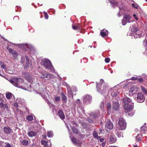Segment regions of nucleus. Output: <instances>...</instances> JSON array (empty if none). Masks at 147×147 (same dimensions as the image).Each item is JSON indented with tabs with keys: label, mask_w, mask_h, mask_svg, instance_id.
<instances>
[{
	"label": "nucleus",
	"mask_w": 147,
	"mask_h": 147,
	"mask_svg": "<svg viewBox=\"0 0 147 147\" xmlns=\"http://www.w3.org/2000/svg\"><path fill=\"white\" fill-rule=\"evenodd\" d=\"M138 79V77H132L131 78V80H137Z\"/></svg>",
	"instance_id": "603ef678"
},
{
	"label": "nucleus",
	"mask_w": 147,
	"mask_h": 147,
	"mask_svg": "<svg viewBox=\"0 0 147 147\" xmlns=\"http://www.w3.org/2000/svg\"><path fill=\"white\" fill-rule=\"evenodd\" d=\"M137 80L139 82H142L143 80V79L142 78H138Z\"/></svg>",
	"instance_id": "bf43d9fd"
},
{
	"label": "nucleus",
	"mask_w": 147,
	"mask_h": 147,
	"mask_svg": "<svg viewBox=\"0 0 147 147\" xmlns=\"http://www.w3.org/2000/svg\"><path fill=\"white\" fill-rule=\"evenodd\" d=\"M3 95L1 94H0V101H3V99L2 98Z\"/></svg>",
	"instance_id": "052dcab7"
},
{
	"label": "nucleus",
	"mask_w": 147,
	"mask_h": 147,
	"mask_svg": "<svg viewBox=\"0 0 147 147\" xmlns=\"http://www.w3.org/2000/svg\"><path fill=\"white\" fill-rule=\"evenodd\" d=\"M118 94V92H112L111 94V95L113 97H115L116 96L117 94Z\"/></svg>",
	"instance_id": "37998d69"
},
{
	"label": "nucleus",
	"mask_w": 147,
	"mask_h": 147,
	"mask_svg": "<svg viewBox=\"0 0 147 147\" xmlns=\"http://www.w3.org/2000/svg\"><path fill=\"white\" fill-rule=\"evenodd\" d=\"M112 4L115 5L117 6L118 5V3L115 2V0H108Z\"/></svg>",
	"instance_id": "2f4dec72"
},
{
	"label": "nucleus",
	"mask_w": 147,
	"mask_h": 147,
	"mask_svg": "<svg viewBox=\"0 0 147 147\" xmlns=\"http://www.w3.org/2000/svg\"><path fill=\"white\" fill-rule=\"evenodd\" d=\"M3 130L7 134L10 133L12 129L9 127L6 126L4 127Z\"/></svg>",
	"instance_id": "ddd939ff"
},
{
	"label": "nucleus",
	"mask_w": 147,
	"mask_h": 147,
	"mask_svg": "<svg viewBox=\"0 0 147 147\" xmlns=\"http://www.w3.org/2000/svg\"><path fill=\"white\" fill-rule=\"evenodd\" d=\"M131 17L130 14H125L122 20V24L123 25H125L127 22L130 23L134 22V20H131Z\"/></svg>",
	"instance_id": "423d86ee"
},
{
	"label": "nucleus",
	"mask_w": 147,
	"mask_h": 147,
	"mask_svg": "<svg viewBox=\"0 0 147 147\" xmlns=\"http://www.w3.org/2000/svg\"><path fill=\"white\" fill-rule=\"evenodd\" d=\"M134 113H132L131 115H130V113H128V114L129 115L131 116H132L134 115Z\"/></svg>",
	"instance_id": "774afa93"
},
{
	"label": "nucleus",
	"mask_w": 147,
	"mask_h": 147,
	"mask_svg": "<svg viewBox=\"0 0 147 147\" xmlns=\"http://www.w3.org/2000/svg\"><path fill=\"white\" fill-rule=\"evenodd\" d=\"M137 88L135 86L131 87L129 89V92L130 94L133 95L134 92H136V89Z\"/></svg>",
	"instance_id": "2eb2a0df"
},
{
	"label": "nucleus",
	"mask_w": 147,
	"mask_h": 147,
	"mask_svg": "<svg viewBox=\"0 0 147 147\" xmlns=\"http://www.w3.org/2000/svg\"><path fill=\"white\" fill-rule=\"evenodd\" d=\"M147 129V128L146 127H144V126H142L141 127V130L142 131L143 130L144 131H146Z\"/></svg>",
	"instance_id": "de8ad7c7"
},
{
	"label": "nucleus",
	"mask_w": 147,
	"mask_h": 147,
	"mask_svg": "<svg viewBox=\"0 0 147 147\" xmlns=\"http://www.w3.org/2000/svg\"><path fill=\"white\" fill-rule=\"evenodd\" d=\"M132 7L135 8L136 9H137L138 7V6L136 4L132 3L131 5Z\"/></svg>",
	"instance_id": "79ce46f5"
},
{
	"label": "nucleus",
	"mask_w": 147,
	"mask_h": 147,
	"mask_svg": "<svg viewBox=\"0 0 147 147\" xmlns=\"http://www.w3.org/2000/svg\"><path fill=\"white\" fill-rule=\"evenodd\" d=\"M104 140V139H103L102 138L100 139V142H102Z\"/></svg>",
	"instance_id": "338daca9"
},
{
	"label": "nucleus",
	"mask_w": 147,
	"mask_h": 147,
	"mask_svg": "<svg viewBox=\"0 0 147 147\" xmlns=\"http://www.w3.org/2000/svg\"><path fill=\"white\" fill-rule=\"evenodd\" d=\"M0 65H1V67L4 69H6V67L5 66V65L2 62L0 63Z\"/></svg>",
	"instance_id": "58836bf2"
},
{
	"label": "nucleus",
	"mask_w": 147,
	"mask_h": 147,
	"mask_svg": "<svg viewBox=\"0 0 147 147\" xmlns=\"http://www.w3.org/2000/svg\"><path fill=\"white\" fill-rule=\"evenodd\" d=\"M26 67H31L32 66V62L31 61L29 60L28 57L27 56H26Z\"/></svg>",
	"instance_id": "f8f14e48"
},
{
	"label": "nucleus",
	"mask_w": 147,
	"mask_h": 147,
	"mask_svg": "<svg viewBox=\"0 0 147 147\" xmlns=\"http://www.w3.org/2000/svg\"><path fill=\"white\" fill-rule=\"evenodd\" d=\"M41 74L42 76H41V78L43 79L53 78L54 77V76L49 74H45L43 73H42Z\"/></svg>",
	"instance_id": "9d476101"
},
{
	"label": "nucleus",
	"mask_w": 147,
	"mask_h": 147,
	"mask_svg": "<svg viewBox=\"0 0 147 147\" xmlns=\"http://www.w3.org/2000/svg\"><path fill=\"white\" fill-rule=\"evenodd\" d=\"M71 139L72 142L76 145H79L81 143V142L79 140H76L74 137L71 138Z\"/></svg>",
	"instance_id": "a211bd4d"
},
{
	"label": "nucleus",
	"mask_w": 147,
	"mask_h": 147,
	"mask_svg": "<svg viewBox=\"0 0 147 147\" xmlns=\"http://www.w3.org/2000/svg\"><path fill=\"white\" fill-rule=\"evenodd\" d=\"M26 119L28 121H32L33 119V117L32 115H30L27 117Z\"/></svg>",
	"instance_id": "4c0bfd02"
},
{
	"label": "nucleus",
	"mask_w": 147,
	"mask_h": 147,
	"mask_svg": "<svg viewBox=\"0 0 147 147\" xmlns=\"http://www.w3.org/2000/svg\"><path fill=\"white\" fill-rule=\"evenodd\" d=\"M143 45L145 47H147V40H144Z\"/></svg>",
	"instance_id": "c03bdc74"
},
{
	"label": "nucleus",
	"mask_w": 147,
	"mask_h": 147,
	"mask_svg": "<svg viewBox=\"0 0 147 147\" xmlns=\"http://www.w3.org/2000/svg\"><path fill=\"white\" fill-rule=\"evenodd\" d=\"M123 100L124 103L123 107L126 112H129L133 108V103L131 100L126 96L123 98Z\"/></svg>",
	"instance_id": "f257e3e1"
},
{
	"label": "nucleus",
	"mask_w": 147,
	"mask_h": 147,
	"mask_svg": "<svg viewBox=\"0 0 147 147\" xmlns=\"http://www.w3.org/2000/svg\"><path fill=\"white\" fill-rule=\"evenodd\" d=\"M53 134L52 131H50L48 132L47 136L49 137H51L53 136Z\"/></svg>",
	"instance_id": "72a5a7b5"
},
{
	"label": "nucleus",
	"mask_w": 147,
	"mask_h": 147,
	"mask_svg": "<svg viewBox=\"0 0 147 147\" xmlns=\"http://www.w3.org/2000/svg\"><path fill=\"white\" fill-rule=\"evenodd\" d=\"M71 127L73 130V132L74 133L76 134H77L78 133V131L76 128L74 127V126H71Z\"/></svg>",
	"instance_id": "c756f323"
},
{
	"label": "nucleus",
	"mask_w": 147,
	"mask_h": 147,
	"mask_svg": "<svg viewBox=\"0 0 147 147\" xmlns=\"http://www.w3.org/2000/svg\"><path fill=\"white\" fill-rule=\"evenodd\" d=\"M68 95L69 97L71 96L72 98H73V95L71 92L68 93Z\"/></svg>",
	"instance_id": "6e6d98bb"
},
{
	"label": "nucleus",
	"mask_w": 147,
	"mask_h": 147,
	"mask_svg": "<svg viewBox=\"0 0 147 147\" xmlns=\"http://www.w3.org/2000/svg\"><path fill=\"white\" fill-rule=\"evenodd\" d=\"M133 17L136 20H138V18L136 14H133Z\"/></svg>",
	"instance_id": "a18cd8bd"
},
{
	"label": "nucleus",
	"mask_w": 147,
	"mask_h": 147,
	"mask_svg": "<svg viewBox=\"0 0 147 147\" xmlns=\"http://www.w3.org/2000/svg\"><path fill=\"white\" fill-rule=\"evenodd\" d=\"M7 107V106L6 104H3L2 102L0 103V108H6Z\"/></svg>",
	"instance_id": "c9c22d12"
},
{
	"label": "nucleus",
	"mask_w": 147,
	"mask_h": 147,
	"mask_svg": "<svg viewBox=\"0 0 147 147\" xmlns=\"http://www.w3.org/2000/svg\"><path fill=\"white\" fill-rule=\"evenodd\" d=\"M20 144L23 145L27 146L29 144V140L28 138H25L24 137L23 138L20 137Z\"/></svg>",
	"instance_id": "1a4fd4ad"
},
{
	"label": "nucleus",
	"mask_w": 147,
	"mask_h": 147,
	"mask_svg": "<svg viewBox=\"0 0 147 147\" xmlns=\"http://www.w3.org/2000/svg\"><path fill=\"white\" fill-rule=\"evenodd\" d=\"M138 136H139V135H138L137 136H136V140L137 141H139L140 140H141L140 138H138Z\"/></svg>",
	"instance_id": "13d9d810"
},
{
	"label": "nucleus",
	"mask_w": 147,
	"mask_h": 147,
	"mask_svg": "<svg viewBox=\"0 0 147 147\" xmlns=\"http://www.w3.org/2000/svg\"><path fill=\"white\" fill-rule=\"evenodd\" d=\"M49 142L47 141H45L44 140H42L41 141V144L44 145V146H47L49 145Z\"/></svg>",
	"instance_id": "c85d7f7f"
},
{
	"label": "nucleus",
	"mask_w": 147,
	"mask_h": 147,
	"mask_svg": "<svg viewBox=\"0 0 147 147\" xmlns=\"http://www.w3.org/2000/svg\"><path fill=\"white\" fill-rule=\"evenodd\" d=\"M47 136L45 135L43 136V138L44 140H46Z\"/></svg>",
	"instance_id": "0e129e2a"
},
{
	"label": "nucleus",
	"mask_w": 147,
	"mask_h": 147,
	"mask_svg": "<svg viewBox=\"0 0 147 147\" xmlns=\"http://www.w3.org/2000/svg\"><path fill=\"white\" fill-rule=\"evenodd\" d=\"M55 100L57 101H58L60 100V98L59 97V96H56L55 97Z\"/></svg>",
	"instance_id": "5fc2aeb1"
},
{
	"label": "nucleus",
	"mask_w": 147,
	"mask_h": 147,
	"mask_svg": "<svg viewBox=\"0 0 147 147\" xmlns=\"http://www.w3.org/2000/svg\"><path fill=\"white\" fill-rule=\"evenodd\" d=\"M100 34L102 37H104L108 35V32L107 30H103L100 32Z\"/></svg>",
	"instance_id": "5701e85b"
},
{
	"label": "nucleus",
	"mask_w": 147,
	"mask_h": 147,
	"mask_svg": "<svg viewBox=\"0 0 147 147\" xmlns=\"http://www.w3.org/2000/svg\"><path fill=\"white\" fill-rule=\"evenodd\" d=\"M71 123L74 126V125H76V123L75 121H73L71 122Z\"/></svg>",
	"instance_id": "4d7b16f0"
},
{
	"label": "nucleus",
	"mask_w": 147,
	"mask_h": 147,
	"mask_svg": "<svg viewBox=\"0 0 147 147\" xmlns=\"http://www.w3.org/2000/svg\"><path fill=\"white\" fill-rule=\"evenodd\" d=\"M6 98L8 99H10L14 98L13 95L10 92H7L6 94Z\"/></svg>",
	"instance_id": "4be33fe9"
},
{
	"label": "nucleus",
	"mask_w": 147,
	"mask_h": 147,
	"mask_svg": "<svg viewBox=\"0 0 147 147\" xmlns=\"http://www.w3.org/2000/svg\"><path fill=\"white\" fill-rule=\"evenodd\" d=\"M41 64L47 69H50L51 71H54V68L52 65L51 61L48 59H45L42 60Z\"/></svg>",
	"instance_id": "7ed1b4c3"
},
{
	"label": "nucleus",
	"mask_w": 147,
	"mask_h": 147,
	"mask_svg": "<svg viewBox=\"0 0 147 147\" xmlns=\"http://www.w3.org/2000/svg\"><path fill=\"white\" fill-rule=\"evenodd\" d=\"M145 100V97L141 92H138L137 94L136 100L138 102H142Z\"/></svg>",
	"instance_id": "0eeeda50"
},
{
	"label": "nucleus",
	"mask_w": 147,
	"mask_h": 147,
	"mask_svg": "<svg viewBox=\"0 0 147 147\" xmlns=\"http://www.w3.org/2000/svg\"><path fill=\"white\" fill-rule=\"evenodd\" d=\"M87 120L89 122L92 123L93 122V120L91 119L90 118H88L87 119Z\"/></svg>",
	"instance_id": "3c124183"
},
{
	"label": "nucleus",
	"mask_w": 147,
	"mask_h": 147,
	"mask_svg": "<svg viewBox=\"0 0 147 147\" xmlns=\"http://www.w3.org/2000/svg\"><path fill=\"white\" fill-rule=\"evenodd\" d=\"M6 145L4 147H11L10 144L8 143H5Z\"/></svg>",
	"instance_id": "09e8293b"
},
{
	"label": "nucleus",
	"mask_w": 147,
	"mask_h": 147,
	"mask_svg": "<svg viewBox=\"0 0 147 147\" xmlns=\"http://www.w3.org/2000/svg\"><path fill=\"white\" fill-rule=\"evenodd\" d=\"M51 144H50V145L47 146H44L43 147H51Z\"/></svg>",
	"instance_id": "69168bd1"
},
{
	"label": "nucleus",
	"mask_w": 147,
	"mask_h": 147,
	"mask_svg": "<svg viewBox=\"0 0 147 147\" xmlns=\"http://www.w3.org/2000/svg\"><path fill=\"white\" fill-rule=\"evenodd\" d=\"M104 82V80L102 79H101L100 80V83L99 84H98L97 83L96 88L98 91H100V90L101 89L100 87L101 86V84H102Z\"/></svg>",
	"instance_id": "f3484780"
},
{
	"label": "nucleus",
	"mask_w": 147,
	"mask_h": 147,
	"mask_svg": "<svg viewBox=\"0 0 147 147\" xmlns=\"http://www.w3.org/2000/svg\"><path fill=\"white\" fill-rule=\"evenodd\" d=\"M62 95V99L64 102H67V98L66 96L63 93Z\"/></svg>",
	"instance_id": "473e14b6"
},
{
	"label": "nucleus",
	"mask_w": 147,
	"mask_h": 147,
	"mask_svg": "<svg viewBox=\"0 0 147 147\" xmlns=\"http://www.w3.org/2000/svg\"><path fill=\"white\" fill-rule=\"evenodd\" d=\"M21 46L23 49L25 50H28V49H30L31 47V46L28 45L27 44H22L21 45Z\"/></svg>",
	"instance_id": "aec40b11"
},
{
	"label": "nucleus",
	"mask_w": 147,
	"mask_h": 147,
	"mask_svg": "<svg viewBox=\"0 0 147 147\" xmlns=\"http://www.w3.org/2000/svg\"><path fill=\"white\" fill-rule=\"evenodd\" d=\"M9 81L13 85L18 87H20V84L23 82L22 79L20 78H13Z\"/></svg>",
	"instance_id": "20e7f679"
},
{
	"label": "nucleus",
	"mask_w": 147,
	"mask_h": 147,
	"mask_svg": "<svg viewBox=\"0 0 147 147\" xmlns=\"http://www.w3.org/2000/svg\"><path fill=\"white\" fill-rule=\"evenodd\" d=\"M120 11L118 13V16L120 17L122 15V13L123 11L124 7L123 6L121 7H119Z\"/></svg>",
	"instance_id": "a878e982"
},
{
	"label": "nucleus",
	"mask_w": 147,
	"mask_h": 147,
	"mask_svg": "<svg viewBox=\"0 0 147 147\" xmlns=\"http://www.w3.org/2000/svg\"><path fill=\"white\" fill-rule=\"evenodd\" d=\"M113 108L115 110H118L119 108V104L118 101L115 102H113Z\"/></svg>",
	"instance_id": "4468645a"
},
{
	"label": "nucleus",
	"mask_w": 147,
	"mask_h": 147,
	"mask_svg": "<svg viewBox=\"0 0 147 147\" xmlns=\"http://www.w3.org/2000/svg\"><path fill=\"white\" fill-rule=\"evenodd\" d=\"M13 105L14 107H17L18 106V104L17 103H15Z\"/></svg>",
	"instance_id": "680f3d73"
},
{
	"label": "nucleus",
	"mask_w": 147,
	"mask_h": 147,
	"mask_svg": "<svg viewBox=\"0 0 147 147\" xmlns=\"http://www.w3.org/2000/svg\"><path fill=\"white\" fill-rule=\"evenodd\" d=\"M107 108L108 109L107 113L109 115L111 112V104L110 102L108 103L107 105Z\"/></svg>",
	"instance_id": "412c9836"
},
{
	"label": "nucleus",
	"mask_w": 147,
	"mask_h": 147,
	"mask_svg": "<svg viewBox=\"0 0 147 147\" xmlns=\"http://www.w3.org/2000/svg\"><path fill=\"white\" fill-rule=\"evenodd\" d=\"M117 140L115 136H111L109 138V142L110 144H112L115 143Z\"/></svg>",
	"instance_id": "dca6fc26"
},
{
	"label": "nucleus",
	"mask_w": 147,
	"mask_h": 147,
	"mask_svg": "<svg viewBox=\"0 0 147 147\" xmlns=\"http://www.w3.org/2000/svg\"><path fill=\"white\" fill-rule=\"evenodd\" d=\"M100 115V114L98 113V114L96 113H92V114H91L90 116L92 117L93 119H95L96 118L98 115Z\"/></svg>",
	"instance_id": "bb28decb"
},
{
	"label": "nucleus",
	"mask_w": 147,
	"mask_h": 147,
	"mask_svg": "<svg viewBox=\"0 0 147 147\" xmlns=\"http://www.w3.org/2000/svg\"><path fill=\"white\" fill-rule=\"evenodd\" d=\"M141 89L142 90V91L146 95H147V90L144 87H143V86H141L140 87Z\"/></svg>",
	"instance_id": "7c9ffc66"
},
{
	"label": "nucleus",
	"mask_w": 147,
	"mask_h": 147,
	"mask_svg": "<svg viewBox=\"0 0 147 147\" xmlns=\"http://www.w3.org/2000/svg\"><path fill=\"white\" fill-rule=\"evenodd\" d=\"M26 59V56L25 57H22L21 58V63H23L24 62H25V60Z\"/></svg>",
	"instance_id": "a19ab883"
},
{
	"label": "nucleus",
	"mask_w": 147,
	"mask_h": 147,
	"mask_svg": "<svg viewBox=\"0 0 147 147\" xmlns=\"http://www.w3.org/2000/svg\"><path fill=\"white\" fill-rule=\"evenodd\" d=\"M119 129H118L117 128H116L115 129L116 133L118 136V137H120L123 136V134L120 131H119Z\"/></svg>",
	"instance_id": "393cba45"
},
{
	"label": "nucleus",
	"mask_w": 147,
	"mask_h": 147,
	"mask_svg": "<svg viewBox=\"0 0 147 147\" xmlns=\"http://www.w3.org/2000/svg\"><path fill=\"white\" fill-rule=\"evenodd\" d=\"M113 127V123L110 121H107L105 125V129L107 128L109 129H112Z\"/></svg>",
	"instance_id": "9b49d317"
},
{
	"label": "nucleus",
	"mask_w": 147,
	"mask_h": 147,
	"mask_svg": "<svg viewBox=\"0 0 147 147\" xmlns=\"http://www.w3.org/2000/svg\"><path fill=\"white\" fill-rule=\"evenodd\" d=\"M58 114L59 117L62 119H64L65 118V116L63 111L61 110L58 111Z\"/></svg>",
	"instance_id": "6ab92c4d"
},
{
	"label": "nucleus",
	"mask_w": 147,
	"mask_h": 147,
	"mask_svg": "<svg viewBox=\"0 0 147 147\" xmlns=\"http://www.w3.org/2000/svg\"><path fill=\"white\" fill-rule=\"evenodd\" d=\"M93 135L94 137L97 138H99V136L98 135L97 132L96 131H94L93 133Z\"/></svg>",
	"instance_id": "ea45409f"
},
{
	"label": "nucleus",
	"mask_w": 147,
	"mask_h": 147,
	"mask_svg": "<svg viewBox=\"0 0 147 147\" xmlns=\"http://www.w3.org/2000/svg\"><path fill=\"white\" fill-rule=\"evenodd\" d=\"M92 98V96L90 95H86L83 98V102L84 103L86 104L90 103L91 101Z\"/></svg>",
	"instance_id": "6e6552de"
},
{
	"label": "nucleus",
	"mask_w": 147,
	"mask_h": 147,
	"mask_svg": "<svg viewBox=\"0 0 147 147\" xmlns=\"http://www.w3.org/2000/svg\"><path fill=\"white\" fill-rule=\"evenodd\" d=\"M72 28H73L75 30H78V29H80V26H78V25L73 26Z\"/></svg>",
	"instance_id": "e433bc0d"
},
{
	"label": "nucleus",
	"mask_w": 147,
	"mask_h": 147,
	"mask_svg": "<svg viewBox=\"0 0 147 147\" xmlns=\"http://www.w3.org/2000/svg\"><path fill=\"white\" fill-rule=\"evenodd\" d=\"M9 51L10 53L13 55H16L17 54V52L16 51H13L11 49H9Z\"/></svg>",
	"instance_id": "f704fd0d"
},
{
	"label": "nucleus",
	"mask_w": 147,
	"mask_h": 147,
	"mask_svg": "<svg viewBox=\"0 0 147 147\" xmlns=\"http://www.w3.org/2000/svg\"><path fill=\"white\" fill-rule=\"evenodd\" d=\"M75 103L76 104L78 105V106H79L80 105V99H78L76 101V102H75Z\"/></svg>",
	"instance_id": "49530a36"
},
{
	"label": "nucleus",
	"mask_w": 147,
	"mask_h": 147,
	"mask_svg": "<svg viewBox=\"0 0 147 147\" xmlns=\"http://www.w3.org/2000/svg\"><path fill=\"white\" fill-rule=\"evenodd\" d=\"M44 13H45V18L46 19H47L48 18V17H49L48 15L45 12Z\"/></svg>",
	"instance_id": "864d4df0"
},
{
	"label": "nucleus",
	"mask_w": 147,
	"mask_h": 147,
	"mask_svg": "<svg viewBox=\"0 0 147 147\" xmlns=\"http://www.w3.org/2000/svg\"><path fill=\"white\" fill-rule=\"evenodd\" d=\"M131 30V35L134 38H139L142 36V33H141L140 31L138 30L137 28L135 26H132Z\"/></svg>",
	"instance_id": "f03ea898"
},
{
	"label": "nucleus",
	"mask_w": 147,
	"mask_h": 147,
	"mask_svg": "<svg viewBox=\"0 0 147 147\" xmlns=\"http://www.w3.org/2000/svg\"><path fill=\"white\" fill-rule=\"evenodd\" d=\"M119 125L116 128L119 129V130L125 129L126 127V123L125 120L123 118H120L119 121Z\"/></svg>",
	"instance_id": "39448f33"
},
{
	"label": "nucleus",
	"mask_w": 147,
	"mask_h": 147,
	"mask_svg": "<svg viewBox=\"0 0 147 147\" xmlns=\"http://www.w3.org/2000/svg\"><path fill=\"white\" fill-rule=\"evenodd\" d=\"M107 90V85H104L103 89L101 90V93H103L105 92H106Z\"/></svg>",
	"instance_id": "cd10ccee"
},
{
	"label": "nucleus",
	"mask_w": 147,
	"mask_h": 147,
	"mask_svg": "<svg viewBox=\"0 0 147 147\" xmlns=\"http://www.w3.org/2000/svg\"><path fill=\"white\" fill-rule=\"evenodd\" d=\"M28 134L30 137H32L36 136L37 135V133L33 131H30L28 132Z\"/></svg>",
	"instance_id": "b1692460"
},
{
	"label": "nucleus",
	"mask_w": 147,
	"mask_h": 147,
	"mask_svg": "<svg viewBox=\"0 0 147 147\" xmlns=\"http://www.w3.org/2000/svg\"><path fill=\"white\" fill-rule=\"evenodd\" d=\"M104 106L103 103H102L100 105V107L101 108L103 109L104 107Z\"/></svg>",
	"instance_id": "e2e57ef3"
},
{
	"label": "nucleus",
	"mask_w": 147,
	"mask_h": 147,
	"mask_svg": "<svg viewBox=\"0 0 147 147\" xmlns=\"http://www.w3.org/2000/svg\"><path fill=\"white\" fill-rule=\"evenodd\" d=\"M110 61V59L109 58H106L105 59V61L107 63L109 62Z\"/></svg>",
	"instance_id": "8fccbe9b"
}]
</instances>
